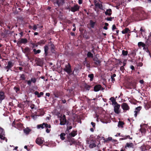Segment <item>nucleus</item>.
I'll return each mask as SVG.
<instances>
[{"label":"nucleus","instance_id":"64","mask_svg":"<svg viewBox=\"0 0 151 151\" xmlns=\"http://www.w3.org/2000/svg\"><path fill=\"white\" fill-rule=\"evenodd\" d=\"M111 81L112 82L114 83V81H115V79L114 77H113V76H111Z\"/></svg>","mask_w":151,"mask_h":151},{"label":"nucleus","instance_id":"52","mask_svg":"<svg viewBox=\"0 0 151 151\" xmlns=\"http://www.w3.org/2000/svg\"><path fill=\"white\" fill-rule=\"evenodd\" d=\"M14 89L15 91L17 93H18V92L19 91H20V88L19 87H14Z\"/></svg>","mask_w":151,"mask_h":151},{"label":"nucleus","instance_id":"26","mask_svg":"<svg viewBox=\"0 0 151 151\" xmlns=\"http://www.w3.org/2000/svg\"><path fill=\"white\" fill-rule=\"evenodd\" d=\"M46 41L45 39L40 40L39 41L37 42V44L38 45L42 46L45 43Z\"/></svg>","mask_w":151,"mask_h":151},{"label":"nucleus","instance_id":"47","mask_svg":"<svg viewBox=\"0 0 151 151\" xmlns=\"http://www.w3.org/2000/svg\"><path fill=\"white\" fill-rule=\"evenodd\" d=\"M43 125H44V127H45L46 128H50L51 127V125L47 123H43Z\"/></svg>","mask_w":151,"mask_h":151},{"label":"nucleus","instance_id":"9","mask_svg":"<svg viewBox=\"0 0 151 151\" xmlns=\"http://www.w3.org/2000/svg\"><path fill=\"white\" fill-rule=\"evenodd\" d=\"M5 132L3 129L0 127V138L2 140H4L5 139Z\"/></svg>","mask_w":151,"mask_h":151},{"label":"nucleus","instance_id":"60","mask_svg":"<svg viewBox=\"0 0 151 151\" xmlns=\"http://www.w3.org/2000/svg\"><path fill=\"white\" fill-rule=\"evenodd\" d=\"M106 140H105L106 142H107L108 141H111L112 140V138L111 137H109L107 139H106Z\"/></svg>","mask_w":151,"mask_h":151},{"label":"nucleus","instance_id":"49","mask_svg":"<svg viewBox=\"0 0 151 151\" xmlns=\"http://www.w3.org/2000/svg\"><path fill=\"white\" fill-rule=\"evenodd\" d=\"M31 131V130L30 129H29L28 128L25 129L24 130V132L27 134H29Z\"/></svg>","mask_w":151,"mask_h":151},{"label":"nucleus","instance_id":"28","mask_svg":"<svg viewBox=\"0 0 151 151\" xmlns=\"http://www.w3.org/2000/svg\"><path fill=\"white\" fill-rule=\"evenodd\" d=\"M13 65L11 61H9L8 62L7 65L6 67V68L8 69H9Z\"/></svg>","mask_w":151,"mask_h":151},{"label":"nucleus","instance_id":"54","mask_svg":"<svg viewBox=\"0 0 151 151\" xmlns=\"http://www.w3.org/2000/svg\"><path fill=\"white\" fill-rule=\"evenodd\" d=\"M0 25L2 27H3L4 26V22L3 20H0Z\"/></svg>","mask_w":151,"mask_h":151},{"label":"nucleus","instance_id":"43","mask_svg":"<svg viewBox=\"0 0 151 151\" xmlns=\"http://www.w3.org/2000/svg\"><path fill=\"white\" fill-rule=\"evenodd\" d=\"M96 145L95 144V142H93L92 143H91L89 145V147L90 148H92L95 147H96Z\"/></svg>","mask_w":151,"mask_h":151},{"label":"nucleus","instance_id":"5","mask_svg":"<svg viewBox=\"0 0 151 151\" xmlns=\"http://www.w3.org/2000/svg\"><path fill=\"white\" fill-rule=\"evenodd\" d=\"M121 106L124 112H126L127 111L129 110L130 109L129 106L126 103H122Z\"/></svg>","mask_w":151,"mask_h":151},{"label":"nucleus","instance_id":"42","mask_svg":"<svg viewBox=\"0 0 151 151\" xmlns=\"http://www.w3.org/2000/svg\"><path fill=\"white\" fill-rule=\"evenodd\" d=\"M140 131L142 133L145 134L146 132V129L145 128L142 127V128H141L140 129Z\"/></svg>","mask_w":151,"mask_h":151},{"label":"nucleus","instance_id":"2","mask_svg":"<svg viewBox=\"0 0 151 151\" xmlns=\"http://www.w3.org/2000/svg\"><path fill=\"white\" fill-rule=\"evenodd\" d=\"M63 70L67 72L68 74L69 75H72V70L71 67L69 63H68V65H65V68H64Z\"/></svg>","mask_w":151,"mask_h":151},{"label":"nucleus","instance_id":"59","mask_svg":"<svg viewBox=\"0 0 151 151\" xmlns=\"http://www.w3.org/2000/svg\"><path fill=\"white\" fill-rule=\"evenodd\" d=\"M91 124L92 125V126L93 127V128H94V129H95V125H96L95 123H94L93 122H91Z\"/></svg>","mask_w":151,"mask_h":151},{"label":"nucleus","instance_id":"45","mask_svg":"<svg viewBox=\"0 0 151 151\" xmlns=\"http://www.w3.org/2000/svg\"><path fill=\"white\" fill-rule=\"evenodd\" d=\"M88 77L90 78V81H93V77H94V75L93 74H89L88 75Z\"/></svg>","mask_w":151,"mask_h":151},{"label":"nucleus","instance_id":"32","mask_svg":"<svg viewBox=\"0 0 151 151\" xmlns=\"http://www.w3.org/2000/svg\"><path fill=\"white\" fill-rule=\"evenodd\" d=\"M20 80L22 81H25L26 78L25 77L26 75L25 74H22L20 75Z\"/></svg>","mask_w":151,"mask_h":151},{"label":"nucleus","instance_id":"16","mask_svg":"<svg viewBox=\"0 0 151 151\" xmlns=\"http://www.w3.org/2000/svg\"><path fill=\"white\" fill-rule=\"evenodd\" d=\"M94 5L97 8H99L100 9H103L102 5L101 4H100L99 2H97V1H95Z\"/></svg>","mask_w":151,"mask_h":151},{"label":"nucleus","instance_id":"19","mask_svg":"<svg viewBox=\"0 0 151 151\" xmlns=\"http://www.w3.org/2000/svg\"><path fill=\"white\" fill-rule=\"evenodd\" d=\"M101 88V85H96L94 87V91L96 92L100 90Z\"/></svg>","mask_w":151,"mask_h":151},{"label":"nucleus","instance_id":"48","mask_svg":"<svg viewBox=\"0 0 151 151\" xmlns=\"http://www.w3.org/2000/svg\"><path fill=\"white\" fill-rule=\"evenodd\" d=\"M37 129H40L41 128L42 129H43L44 128V125H43V123L42 124H38L37 126Z\"/></svg>","mask_w":151,"mask_h":151},{"label":"nucleus","instance_id":"8","mask_svg":"<svg viewBox=\"0 0 151 151\" xmlns=\"http://www.w3.org/2000/svg\"><path fill=\"white\" fill-rule=\"evenodd\" d=\"M28 40L26 38H21L17 42V44L18 45H21L22 44H25L27 43Z\"/></svg>","mask_w":151,"mask_h":151},{"label":"nucleus","instance_id":"22","mask_svg":"<svg viewBox=\"0 0 151 151\" xmlns=\"http://www.w3.org/2000/svg\"><path fill=\"white\" fill-rule=\"evenodd\" d=\"M64 3V0H56V4L58 6L63 5Z\"/></svg>","mask_w":151,"mask_h":151},{"label":"nucleus","instance_id":"34","mask_svg":"<svg viewBox=\"0 0 151 151\" xmlns=\"http://www.w3.org/2000/svg\"><path fill=\"white\" fill-rule=\"evenodd\" d=\"M146 45V42L145 43H144V42H139L138 43V45L139 47H140L141 46H142V47H144Z\"/></svg>","mask_w":151,"mask_h":151},{"label":"nucleus","instance_id":"63","mask_svg":"<svg viewBox=\"0 0 151 151\" xmlns=\"http://www.w3.org/2000/svg\"><path fill=\"white\" fill-rule=\"evenodd\" d=\"M117 29V28L116 27V25L115 24H113L112 25V30H114V29Z\"/></svg>","mask_w":151,"mask_h":151},{"label":"nucleus","instance_id":"50","mask_svg":"<svg viewBox=\"0 0 151 151\" xmlns=\"http://www.w3.org/2000/svg\"><path fill=\"white\" fill-rule=\"evenodd\" d=\"M123 137H124L122 139V140L125 139L127 138H129L131 139H132V137H131L129 135Z\"/></svg>","mask_w":151,"mask_h":151},{"label":"nucleus","instance_id":"61","mask_svg":"<svg viewBox=\"0 0 151 151\" xmlns=\"http://www.w3.org/2000/svg\"><path fill=\"white\" fill-rule=\"evenodd\" d=\"M16 123L17 122L14 121L12 123V126L13 127H16V126L15 125H16Z\"/></svg>","mask_w":151,"mask_h":151},{"label":"nucleus","instance_id":"12","mask_svg":"<svg viewBox=\"0 0 151 151\" xmlns=\"http://www.w3.org/2000/svg\"><path fill=\"white\" fill-rule=\"evenodd\" d=\"M80 6L77 4L75 5L73 7H71L70 10L73 12H75L79 10Z\"/></svg>","mask_w":151,"mask_h":151},{"label":"nucleus","instance_id":"44","mask_svg":"<svg viewBox=\"0 0 151 151\" xmlns=\"http://www.w3.org/2000/svg\"><path fill=\"white\" fill-rule=\"evenodd\" d=\"M87 56L88 58H93V54L90 52H88L87 54Z\"/></svg>","mask_w":151,"mask_h":151},{"label":"nucleus","instance_id":"30","mask_svg":"<svg viewBox=\"0 0 151 151\" xmlns=\"http://www.w3.org/2000/svg\"><path fill=\"white\" fill-rule=\"evenodd\" d=\"M129 32V33L130 32V30L129 28H126L122 31V32L123 34H125L128 33Z\"/></svg>","mask_w":151,"mask_h":151},{"label":"nucleus","instance_id":"57","mask_svg":"<svg viewBox=\"0 0 151 151\" xmlns=\"http://www.w3.org/2000/svg\"><path fill=\"white\" fill-rule=\"evenodd\" d=\"M72 128V126H67V129L66 130L69 131V130L71 129Z\"/></svg>","mask_w":151,"mask_h":151},{"label":"nucleus","instance_id":"13","mask_svg":"<svg viewBox=\"0 0 151 151\" xmlns=\"http://www.w3.org/2000/svg\"><path fill=\"white\" fill-rule=\"evenodd\" d=\"M142 108V106H139L135 109V110L134 111V116L136 117L137 116V115L139 113L140 110Z\"/></svg>","mask_w":151,"mask_h":151},{"label":"nucleus","instance_id":"39","mask_svg":"<svg viewBox=\"0 0 151 151\" xmlns=\"http://www.w3.org/2000/svg\"><path fill=\"white\" fill-rule=\"evenodd\" d=\"M33 51L35 55H37V54L40 53L41 52V50L39 49L37 50L36 49H34L33 50Z\"/></svg>","mask_w":151,"mask_h":151},{"label":"nucleus","instance_id":"4","mask_svg":"<svg viewBox=\"0 0 151 151\" xmlns=\"http://www.w3.org/2000/svg\"><path fill=\"white\" fill-rule=\"evenodd\" d=\"M93 60L94 61V65H93L94 67H97L98 66H100L101 65V61L97 58L96 57L93 58Z\"/></svg>","mask_w":151,"mask_h":151},{"label":"nucleus","instance_id":"3","mask_svg":"<svg viewBox=\"0 0 151 151\" xmlns=\"http://www.w3.org/2000/svg\"><path fill=\"white\" fill-rule=\"evenodd\" d=\"M59 120L60 124L61 125L65 124L67 121L66 119V117L65 115H63L62 116H60Z\"/></svg>","mask_w":151,"mask_h":151},{"label":"nucleus","instance_id":"33","mask_svg":"<svg viewBox=\"0 0 151 151\" xmlns=\"http://www.w3.org/2000/svg\"><path fill=\"white\" fill-rule=\"evenodd\" d=\"M145 42L147 45L149 46L150 45H151V38L150 37H148Z\"/></svg>","mask_w":151,"mask_h":151},{"label":"nucleus","instance_id":"23","mask_svg":"<svg viewBox=\"0 0 151 151\" xmlns=\"http://www.w3.org/2000/svg\"><path fill=\"white\" fill-rule=\"evenodd\" d=\"M77 131H72L69 134L68 136L71 137H74L77 134Z\"/></svg>","mask_w":151,"mask_h":151},{"label":"nucleus","instance_id":"15","mask_svg":"<svg viewBox=\"0 0 151 151\" xmlns=\"http://www.w3.org/2000/svg\"><path fill=\"white\" fill-rule=\"evenodd\" d=\"M66 140L67 142H68L70 143H76V141L74 138L68 136Z\"/></svg>","mask_w":151,"mask_h":151},{"label":"nucleus","instance_id":"41","mask_svg":"<svg viewBox=\"0 0 151 151\" xmlns=\"http://www.w3.org/2000/svg\"><path fill=\"white\" fill-rule=\"evenodd\" d=\"M31 51H30L28 53L27 52L25 54L26 57L27 58L28 60H30L31 59V58L29 56L31 54Z\"/></svg>","mask_w":151,"mask_h":151},{"label":"nucleus","instance_id":"58","mask_svg":"<svg viewBox=\"0 0 151 151\" xmlns=\"http://www.w3.org/2000/svg\"><path fill=\"white\" fill-rule=\"evenodd\" d=\"M34 94L35 95H37V97L38 98H39L40 97V96H39V93L37 91H35L34 92Z\"/></svg>","mask_w":151,"mask_h":151},{"label":"nucleus","instance_id":"29","mask_svg":"<svg viewBox=\"0 0 151 151\" xmlns=\"http://www.w3.org/2000/svg\"><path fill=\"white\" fill-rule=\"evenodd\" d=\"M50 49L51 52L52 53H55V47L54 45L53 44H51L50 45Z\"/></svg>","mask_w":151,"mask_h":151},{"label":"nucleus","instance_id":"36","mask_svg":"<svg viewBox=\"0 0 151 151\" xmlns=\"http://www.w3.org/2000/svg\"><path fill=\"white\" fill-rule=\"evenodd\" d=\"M91 86L89 85H88L86 83H85L84 84V87L85 89H86L87 90L89 91Z\"/></svg>","mask_w":151,"mask_h":151},{"label":"nucleus","instance_id":"37","mask_svg":"<svg viewBox=\"0 0 151 151\" xmlns=\"http://www.w3.org/2000/svg\"><path fill=\"white\" fill-rule=\"evenodd\" d=\"M95 24V22L91 20L90 21V25L92 28H93Z\"/></svg>","mask_w":151,"mask_h":151},{"label":"nucleus","instance_id":"7","mask_svg":"<svg viewBox=\"0 0 151 151\" xmlns=\"http://www.w3.org/2000/svg\"><path fill=\"white\" fill-rule=\"evenodd\" d=\"M137 83L135 81H131L128 84V88L129 89L135 88H136Z\"/></svg>","mask_w":151,"mask_h":151},{"label":"nucleus","instance_id":"21","mask_svg":"<svg viewBox=\"0 0 151 151\" xmlns=\"http://www.w3.org/2000/svg\"><path fill=\"white\" fill-rule=\"evenodd\" d=\"M96 140L93 138H89L87 139V143L90 144L91 143H92L93 142H95Z\"/></svg>","mask_w":151,"mask_h":151},{"label":"nucleus","instance_id":"40","mask_svg":"<svg viewBox=\"0 0 151 151\" xmlns=\"http://www.w3.org/2000/svg\"><path fill=\"white\" fill-rule=\"evenodd\" d=\"M149 46L148 45H146L144 47H143V50L147 52L150 53V52L148 50V47Z\"/></svg>","mask_w":151,"mask_h":151},{"label":"nucleus","instance_id":"51","mask_svg":"<svg viewBox=\"0 0 151 151\" xmlns=\"http://www.w3.org/2000/svg\"><path fill=\"white\" fill-rule=\"evenodd\" d=\"M132 56L133 58H134L136 55V52L134 50H133L130 54Z\"/></svg>","mask_w":151,"mask_h":151},{"label":"nucleus","instance_id":"38","mask_svg":"<svg viewBox=\"0 0 151 151\" xmlns=\"http://www.w3.org/2000/svg\"><path fill=\"white\" fill-rule=\"evenodd\" d=\"M66 134L64 133H62L60 135V139L62 140H64L65 139V136Z\"/></svg>","mask_w":151,"mask_h":151},{"label":"nucleus","instance_id":"35","mask_svg":"<svg viewBox=\"0 0 151 151\" xmlns=\"http://www.w3.org/2000/svg\"><path fill=\"white\" fill-rule=\"evenodd\" d=\"M124 124V123L123 122L119 121L118 123V126L119 127L123 128Z\"/></svg>","mask_w":151,"mask_h":151},{"label":"nucleus","instance_id":"27","mask_svg":"<svg viewBox=\"0 0 151 151\" xmlns=\"http://www.w3.org/2000/svg\"><path fill=\"white\" fill-rule=\"evenodd\" d=\"M112 11L111 9H109L106 10L105 12V14L106 15H107L110 16L112 14Z\"/></svg>","mask_w":151,"mask_h":151},{"label":"nucleus","instance_id":"14","mask_svg":"<svg viewBox=\"0 0 151 151\" xmlns=\"http://www.w3.org/2000/svg\"><path fill=\"white\" fill-rule=\"evenodd\" d=\"M44 48L45 52L44 55L45 57H46L48 54L49 47L48 45H45L44 46Z\"/></svg>","mask_w":151,"mask_h":151},{"label":"nucleus","instance_id":"20","mask_svg":"<svg viewBox=\"0 0 151 151\" xmlns=\"http://www.w3.org/2000/svg\"><path fill=\"white\" fill-rule=\"evenodd\" d=\"M22 52L24 54L27 52L28 53L31 51V49L28 47H26L24 49L22 47Z\"/></svg>","mask_w":151,"mask_h":151},{"label":"nucleus","instance_id":"46","mask_svg":"<svg viewBox=\"0 0 151 151\" xmlns=\"http://www.w3.org/2000/svg\"><path fill=\"white\" fill-rule=\"evenodd\" d=\"M128 52L127 51H125L123 50L122 51V54L123 56H126L127 55Z\"/></svg>","mask_w":151,"mask_h":151},{"label":"nucleus","instance_id":"17","mask_svg":"<svg viewBox=\"0 0 151 151\" xmlns=\"http://www.w3.org/2000/svg\"><path fill=\"white\" fill-rule=\"evenodd\" d=\"M144 106L146 110L151 108V101L147 102L146 103H144Z\"/></svg>","mask_w":151,"mask_h":151},{"label":"nucleus","instance_id":"55","mask_svg":"<svg viewBox=\"0 0 151 151\" xmlns=\"http://www.w3.org/2000/svg\"><path fill=\"white\" fill-rule=\"evenodd\" d=\"M78 70L79 69L78 68L75 67L74 69V71L72 72V74H73L74 72H75L76 73H77Z\"/></svg>","mask_w":151,"mask_h":151},{"label":"nucleus","instance_id":"6","mask_svg":"<svg viewBox=\"0 0 151 151\" xmlns=\"http://www.w3.org/2000/svg\"><path fill=\"white\" fill-rule=\"evenodd\" d=\"M37 81V79L35 78H32L30 80H25V82H27L28 85L31 86L32 83H35Z\"/></svg>","mask_w":151,"mask_h":151},{"label":"nucleus","instance_id":"1","mask_svg":"<svg viewBox=\"0 0 151 151\" xmlns=\"http://www.w3.org/2000/svg\"><path fill=\"white\" fill-rule=\"evenodd\" d=\"M146 13L143 11L137 10L134 12L133 17L136 19H140L143 17H145L146 16Z\"/></svg>","mask_w":151,"mask_h":151},{"label":"nucleus","instance_id":"31","mask_svg":"<svg viewBox=\"0 0 151 151\" xmlns=\"http://www.w3.org/2000/svg\"><path fill=\"white\" fill-rule=\"evenodd\" d=\"M110 100H111L113 104H114V105H115L116 104H118V103H117V102L116 101V99H114V97H112L110 99Z\"/></svg>","mask_w":151,"mask_h":151},{"label":"nucleus","instance_id":"11","mask_svg":"<svg viewBox=\"0 0 151 151\" xmlns=\"http://www.w3.org/2000/svg\"><path fill=\"white\" fill-rule=\"evenodd\" d=\"M120 105L118 104L115 105L114 110L115 113L116 114H119L120 113Z\"/></svg>","mask_w":151,"mask_h":151},{"label":"nucleus","instance_id":"62","mask_svg":"<svg viewBox=\"0 0 151 151\" xmlns=\"http://www.w3.org/2000/svg\"><path fill=\"white\" fill-rule=\"evenodd\" d=\"M114 18V17H107L106 19L108 21H112V19Z\"/></svg>","mask_w":151,"mask_h":151},{"label":"nucleus","instance_id":"18","mask_svg":"<svg viewBox=\"0 0 151 151\" xmlns=\"http://www.w3.org/2000/svg\"><path fill=\"white\" fill-rule=\"evenodd\" d=\"M4 93L2 91H0V103H1L2 100L5 98Z\"/></svg>","mask_w":151,"mask_h":151},{"label":"nucleus","instance_id":"10","mask_svg":"<svg viewBox=\"0 0 151 151\" xmlns=\"http://www.w3.org/2000/svg\"><path fill=\"white\" fill-rule=\"evenodd\" d=\"M44 141L42 139V138L41 137H37L35 140V142L37 144L39 145H41L43 144Z\"/></svg>","mask_w":151,"mask_h":151},{"label":"nucleus","instance_id":"53","mask_svg":"<svg viewBox=\"0 0 151 151\" xmlns=\"http://www.w3.org/2000/svg\"><path fill=\"white\" fill-rule=\"evenodd\" d=\"M16 127H22V125L21 123L19 122L17 123H16Z\"/></svg>","mask_w":151,"mask_h":151},{"label":"nucleus","instance_id":"25","mask_svg":"<svg viewBox=\"0 0 151 151\" xmlns=\"http://www.w3.org/2000/svg\"><path fill=\"white\" fill-rule=\"evenodd\" d=\"M43 65V61L40 59H39L37 60V65L40 66H42Z\"/></svg>","mask_w":151,"mask_h":151},{"label":"nucleus","instance_id":"24","mask_svg":"<svg viewBox=\"0 0 151 151\" xmlns=\"http://www.w3.org/2000/svg\"><path fill=\"white\" fill-rule=\"evenodd\" d=\"M134 146V145L133 143H127L125 146L124 147L126 149H127V147L128 148H133Z\"/></svg>","mask_w":151,"mask_h":151},{"label":"nucleus","instance_id":"56","mask_svg":"<svg viewBox=\"0 0 151 151\" xmlns=\"http://www.w3.org/2000/svg\"><path fill=\"white\" fill-rule=\"evenodd\" d=\"M31 43L33 45V46L32 47V48H34L35 47H37L38 45L37 44V42L36 44H35L32 42Z\"/></svg>","mask_w":151,"mask_h":151}]
</instances>
